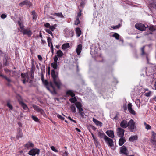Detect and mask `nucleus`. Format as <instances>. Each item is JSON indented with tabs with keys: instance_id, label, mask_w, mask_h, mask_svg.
Listing matches in <instances>:
<instances>
[{
	"instance_id": "nucleus-25",
	"label": "nucleus",
	"mask_w": 156,
	"mask_h": 156,
	"mask_svg": "<svg viewBox=\"0 0 156 156\" xmlns=\"http://www.w3.org/2000/svg\"><path fill=\"white\" fill-rule=\"evenodd\" d=\"M69 47V43H66L64 44L62 46V49L65 50L68 48Z\"/></svg>"
},
{
	"instance_id": "nucleus-14",
	"label": "nucleus",
	"mask_w": 156,
	"mask_h": 156,
	"mask_svg": "<svg viewBox=\"0 0 156 156\" xmlns=\"http://www.w3.org/2000/svg\"><path fill=\"white\" fill-rule=\"evenodd\" d=\"M126 141V140L124 137H121L120 138L119 141V146H121Z\"/></svg>"
},
{
	"instance_id": "nucleus-31",
	"label": "nucleus",
	"mask_w": 156,
	"mask_h": 156,
	"mask_svg": "<svg viewBox=\"0 0 156 156\" xmlns=\"http://www.w3.org/2000/svg\"><path fill=\"white\" fill-rule=\"evenodd\" d=\"M71 110L74 113H75L76 111V108L74 105H72L70 106Z\"/></svg>"
},
{
	"instance_id": "nucleus-9",
	"label": "nucleus",
	"mask_w": 156,
	"mask_h": 156,
	"mask_svg": "<svg viewBox=\"0 0 156 156\" xmlns=\"http://www.w3.org/2000/svg\"><path fill=\"white\" fill-rule=\"evenodd\" d=\"M132 104L131 103H129L128 105V109L129 112L131 114L135 115V112L134 110L132 109Z\"/></svg>"
},
{
	"instance_id": "nucleus-21",
	"label": "nucleus",
	"mask_w": 156,
	"mask_h": 156,
	"mask_svg": "<svg viewBox=\"0 0 156 156\" xmlns=\"http://www.w3.org/2000/svg\"><path fill=\"white\" fill-rule=\"evenodd\" d=\"M25 146L27 148H29L33 147L34 146V144L32 143L29 142L25 145Z\"/></svg>"
},
{
	"instance_id": "nucleus-27",
	"label": "nucleus",
	"mask_w": 156,
	"mask_h": 156,
	"mask_svg": "<svg viewBox=\"0 0 156 156\" xmlns=\"http://www.w3.org/2000/svg\"><path fill=\"white\" fill-rule=\"evenodd\" d=\"M56 54H57V55L58 57H61L64 55L62 52L60 50L57 51Z\"/></svg>"
},
{
	"instance_id": "nucleus-12",
	"label": "nucleus",
	"mask_w": 156,
	"mask_h": 156,
	"mask_svg": "<svg viewBox=\"0 0 156 156\" xmlns=\"http://www.w3.org/2000/svg\"><path fill=\"white\" fill-rule=\"evenodd\" d=\"M75 105L77 108L78 109L79 111L83 110V109L82 108V105L80 102H76L75 103Z\"/></svg>"
},
{
	"instance_id": "nucleus-19",
	"label": "nucleus",
	"mask_w": 156,
	"mask_h": 156,
	"mask_svg": "<svg viewBox=\"0 0 156 156\" xmlns=\"http://www.w3.org/2000/svg\"><path fill=\"white\" fill-rule=\"evenodd\" d=\"M93 122L97 126H102V123L97 120L93 118Z\"/></svg>"
},
{
	"instance_id": "nucleus-51",
	"label": "nucleus",
	"mask_w": 156,
	"mask_h": 156,
	"mask_svg": "<svg viewBox=\"0 0 156 156\" xmlns=\"http://www.w3.org/2000/svg\"><path fill=\"white\" fill-rule=\"evenodd\" d=\"M151 94V92L150 91L148 92L145 93V95L147 97H149L150 96Z\"/></svg>"
},
{
	"instance_id": "nucleus-60",
	"label": "nucleus",
	"mask_w": 156,
	"mask_h": 156,
	"mask_svg": "<svg viewBox=\"0 0 156 156\" xmlns=\"http://www.w3.org/2000/svg\"><path fill=\"white\" fill-rule=\"evenodd\" d=\"M117 115H118V114L117 113H116V115L112 119L113 120H118Z\"/></svg>"
},
{
	"instance_id": "nucleus-47",
	"label": "nucleus",
	"mask_w": 156,
	"mask_h": 156,
	"mask_svg": "<svg viewBox=\"0 0 156 156\" xmlns=\"http://www.w3.org/2000/svg\"><path fill=\"white\" fill-rule=\"evenodd\" d=\"M51 149L53 150V151H55V152H58V150L56 149L55 147L53 146H51Z\"/></svg>"
},
{
	"instance_id": "nucleus-8",
	"label": "nucleus",
	"mask_w": 156,
	"mask_h": 156,
	"mask_svg": "<svg viewBox=\"0 0 156 156\" xmlns=\"http://www.w3.org/2000/svg\"><path fill=\"white\" fill-rule=\"evenodd\" d=\"M105 141L108 144L109 146L111 147H112L113 146V140L109 138L108 137H106Z\"/></svg>"
},
{
	"instance_id": "nucleus-39",
	"label": "nucleus",
	"mask_w": 156,
	"mask_h": 156,
	"mask_svg": "<svg viewBox=\"0 0 156 156\" xmlns=\"http://www.w3.org/2000/svg\"><path fill=\"white\" fill-rule=\"evenodd\" d=\"M83 109L82 110H80V111H79V113L80 114V115L82 117H83L84 116V115H85V113L83 112Z\"/></svg>"
},
{
	"instance_id": "nucleus-3",
	"label": "nucleus",
	"mask_w": 156,
	"mask_h": 156,
	"mask_svg": "<svg viewBox=\"0 0 156 156\" xmlns=\"http://www.w3.org/2000/svg\"><path fill=\"white\" fill-rule=\"evenodd\" d=\"M148 27L147 25V26H145L144 24L140 23H136L135 25V27L136 29L141 31L145 30Z\"/></svg>"
},
{
	"instance_id": "nucleus-35",
	"label": "nucleus",
	"mask_w": 156,
	"mask_h": 156,
	"mask_svg": "<svg viewBox=\"0 0 156 156\" xmlns=\"http://www.w3.org/2000/svg\"><path fill=\"white\" fill-rule=\"evenodd\" d=\"M121 26L120 24H119L118 25L116 26H111V27L114 29H117L119 28Z\"/></svg>"
},
{
	"instance_id": "nucleus-10",
	"label": "nucleus",
	"mask_w": 156,
	"mask_h": 156,
	"mask_svg": "<svg viewBox=\"0 0 156 156\" xmlns=\"http://www.w3.org/2000/svg\"><path fill=\"white\" fill-rule=\"evenodd\" d=\"M120 151L125 155H127L128 154V150L125 146H123L120 147Z\"/></svg>"
},
{
	"instance_id": "nucleus-45",
	"label": "nucleus",
	"mask_w": 156,
	"mask_h": 156,
	"mask_svg": "<svg viewBox=\"0 0 156 156\" xmlns=\"http://www.w3.org/2000/svg\"><path fill=\"white\" fill-rule=\"evenodd\" d=\"M80 23V21L78 17H77L76 20L75 21V24L76 25H78Z\"/></svg>"
},
{
	"instance_id": "nucleus-20",
	"label": "nucleus",
	"mask_w": 156,
	"mask_h": 156,
	"mask_svg": "<svg viewBox=\"0 0 156 156\" xmlns=\"http://www.w3.org/2000/svg\"><path fill=\"white\" fill-rule=\"evenodd\" d=\"M151 133L152 140L156 143V133L154 131H152Z\"/></svg>"
},
{
	"instance_id": "nucleus-17",
	"label": "nucleus",
	"mask_w": 156,
	"mask_h": 156,
	"mask_svg": "<svg viewBox=\"0 0 156 156\" xmlns=\"http://www.w3.org/2000/svg\"><path fill=\"white\" fill-rule=\"evenodd\" d=\"M17 23L19 25V26L20 27V28L18 29V30L20 32H22L24 30V26L21 24V22L20 21H17Z\"/></svg>"
},
{
	"instance_id": "nucleus-44",
	"label": "nucleus",
	"mask_w": 156,
	"mask_h": 156,
	"mask_svg": "<svg viewBox=\"0 0 156 156\" xmlns=\"http://www.w3.org/2000/svg\"><path fill=\"white\" fill-rule=\"evenodd\" d=\"M144 46H143L141 49V50L142 52L141 55H143L146 54L144 51Z\"/></svg>"
},
{
	"instance_id": "nucleus-28",
	"label": "nucleus",
	"mask_w": 156,
	"mask_h": 156,
	"mask_svg": "<svg viewBox=\"0 0 156 156\" xmlns=\"http://www.w3.org/2000/svg\"><path fill=\"white\" fill-rule=\"evenodd\" d=\"M137 136H131L129 139V140L133 142L134 140H137Z\"/></svg>"
},
{
	"instance_id": "nucleus-30",
	"label": "nucleus",
	"mask_w": 156,
	"mask_h": 156,
	"mask_svg": "<svg viewBox=\"0 0 156 156\" xmlns=\"http://www.w3.org/2000/svg\"><path fill=\"white\" fill-rule=\"evenodd\" d=\"M149 6L151 7L154 8L156 9V2H153L151 3L150 4Z\"/></svg>"
},
{
	"instance_id": "nucleus-15",
	"label": "nucleus",
	"mask_w": 156,
	"mask_h": 156,
	"mask_svg": "<svg viewBox=\"0 0 156 156\" xmlns=\"http://www.w3.org/2000/svg\"><path fill=\"white\" fill-rule=\"evenodd\" d=\"M106 134L111 138H113L114 137V132L112 130H107L106 132Z\"/></svg>"
},
{
	"instance_id": "nucleus-58",
	"label": "nucleus",
	"mask_w": 156,
	"mask_h": 156,
	"mask_svg": "<svg viewBox=\"0 0 156 156\" xmlns=\"http://www.w3.org/2000/svg\"><path fill=\"white\" fill-rule=\"evenodd\" d=\"M68 118L71 121H73V122H74L75 123H76V121H75V120H73L70 117H68Z\"/></svg>"
},
{
	"instance_id": "nucleus-48",
	"label": "nucleus",
	"mask_w": 156,
	"mask_h": 156,
	"mask_svg": "<svg viewBox=\"0 0 156 156\" xmlns=\"http://www.w3.org/2000/svg\"><path fill=\"white\" fill-rule=\"evenodd\" d=\"M26 0H25L24 1H23V2H21V3H20V4H19V5L20 6L22 7L23 6H24V5H26Z\"/></svg>"
},
{
	"instance_id": "nucleus-5",
	"label": "nucleus",
	"mask_w": 156,
	"mask_h": 156,
	"mask_svg": "<svg viewBox=\"0 0 156 156\" xmlns=\"http://www.w3.org/2000/svg\"><path fill=\"white\" fill-rule=\"evenodd\" d=\"M40 150L38 149H33L30 151L28 153L30 155L32 156H35L36 155L39 154Z\"/></svg>"
},
{
	"instance_id": "nucleus-38",
	"label": "nucleus",
	"mask_w": 156,
	"mask_h": 156,
	"mask_svg": "<svg viewBox=\"0 0 156 156\" xmlns=\"http://www.w3.org/2000/svg\"><path fill=\"white\" fill-rule=\"evenodd\" d=\"M31 117L33 119V120H34L35 122H39V119L37 117L34 115H32Z\"/></svg>"
},
{
	"instance_id": "nucleus-62",
	"label": "nucleus",
	"mask_w": 156,
	"mask_h": 156,
	"mask_svg": "<svg viewBox=\"0 0 156 156\" xmlns=\"http://www.w3.org/2000/svg\"><path fill=\"white\" fill-rule=\"evenodd\" d=\"M4 70L6 73H10V71L7 69H5Z\"/></svg>"
},
{
	"instance_id": "nucleus-56",
	"label": "nucleus",
	"mask_w": 156,
	"mask_h": 156,
	"mask_svg": "<svg viewBox=\"0 0 156 156\" xmlns=\"http://www.w3.org/2000/svg\"><path fill=\"white\" fill-rule=\"evenodd\" d=\"M51 51L52 54L54 53V48H53V46L52 44H51Z\"/></svg>"
},
{
	"instance_id": "nucleus-32",
	"label": "nucleus",
	"mask_w": 156,
	"mask_h": 156,
	"mask_svg": "<svg viewBox=\"0 0 156 156\" xmlns=\"http://www.w3.org/2000/svg\"><path fill=\"white\" fill-rule=\"evenodd\" d=\"M113 37H115L116 39H119V35L117 33H114L112 36Z\"/></svg>"
},
{
	"instance_id": "nucleus-41",
	"label": "nucleus",
	"mask_w": 156,
	"mask_h": 156,
	"mask_svg": "<svg viewBox=\"0 0 156 156\" xmlns=\"http://www.w3.org/2000/svg\"><path fill=\"white\" fill-rule=\"evenodd\" d=\"M144 124L145 126V128L147 130L150 129L151 128V126L148 124H146V122H144Z\"/></svg>"
},
{
	"instance_id": "nucleus-57",
	"label": "nucleus",
	"mask_w": 156,
	"mask_h": 156,
	"mask_svg": "<svg viewBox=\"0 0 156 156\" xmlns=\"http://www.w3.org/2000/svg\"><path fill=\"white\" fill-rule=\"evenodd\" d=\"M9 59V57L8 56L6 55H5L4 56V60H8Z\"/></svg>"
},
{
	"instance_id": "nucleus-59",
	"label": "nucleus",
	"mask_w": 156,
	"mask_h": 156,
	"mask_svg": "<svg viewBox=\"0 0 156 156\" xmlns=\"http://www.w3.org/2000/svg\"><path fill=\"white\" fill-rule=\"evenodd\" d=\"M37 57H38V58L39 60H40V61L42 60V57L41 56V55H38Z\"/></svg>"
},
{
	"instance_id": "nucleus-53",
	"label": "nucleus",
	"mask_w": 156,
	"mask_h": 156,
	"mask_svg": "<svg viewBox=\"0 0 156 156\" xmlns=\"http://www.w3.org/2000/svg\"><path fill=\"white\" fill-rule=\"evenodd\" d=\"M41 78L42 82H44V75L42 73L41 74Z\"/></svg>"
},
{
	"instance_id": "nucleus-64",
	"label": "nucleus",
	"mask_w": 156,
	"mask_h": 156,
	"mask_svg": "<svg viewBox=\"0 0 156 156\" xmlns=\"http://www.w3.org/2000/svg\"><path fill=\"white\" fill-rule=\"evenodd\" d=\"M123 109L124 110H126L127 109V108L126 105H124Z\"/></svg>"
},
{
	"instance_id": "nucleus-36",
	"label": "nucleus",
	"mask_w": 156,
	"mask_h": 156,
	"mask_svg": "<svg viewBox=\"0 0 156 156\" xmlns=\"http://www.w3.org/2000/svg\"><path fill=\"white\" fill-rule=\"evenodd\" d=\"M56 26H57L56 24H55L53 26H50L49 28L50 29V30H51V31H53L56 28Z\"/></svg>"
},
{
	"instance_id": "nucleus-42",
	"label": "nucleus",
	"mask_w": 156,
	"mask_h": 156,
	"mask_svg": "<svg viewBox=\"0 0 156 156\" xmlns=\"http://www.w3.org/2000/svg\"><path fill=\"white\" fill-rule=\"evenodd\" d=\"M7 107L9 108V109L11 110H12L13 109V107L12 105L10 104V103L7 102Z\"/></svg>"
},
{
	"instance_id": "nucleus-18",
	"label": "nucleus",
	"mask_w": 156,
	"mask_h": 156,
	"mask_svg": "<svg viewBox=\"0 0 156 156\" xmlns=\"http://www.w3.org/2000/svg\"><path fill=\"white\" fill-rule=\"evenodd\" d=\"M33 107L35 110L38 112H40L41 113L43 112V110L41 109L39 107L37 106L34 105H33Z\"/></svg>"
},
{
	"instance_id": "nucleus-33",
	"label": "nucleus",
	"mask_w": 156,
	"mask_h": 156,
	"mask_svg": "<svg viewBox=\"0 0 156 156\" xmlns=\"http://www.w3.org/2000/svg\"><path fill=\"white\" fill-rule=\"evenodd\" d=\"M69 101L72 103H74L75 102H76V101H77V99L75 97L73 98H70L69 99Z\"/></svg>"
},
{
	"instance_id": "nucleus-24",
	"label": "nucleus",
	"mask_w": 156,
	"mask_h": 156,
	"mask_svg": "<svg viewBox=\"0 0 156 156\" xmlns=\"http://www.w3.org/2000/svg\"><path fill=\"white\" fill-rule=\"evenodd\" d=\"M52 15L54 16H56L58 17H60L61 18H62L64 17L63 15H62V13L61 12L58 13H55Z\"/></svg>"
},
{
	"instance_id": "nucleus-40",
	"label": "nucleus",
	"mask_w": 156,
	"mask_h": 156,
	"mask_svg": "<svg viewBox=\"0 0 156 156\" xmlns=\"http://www.w3.org/2000/svg\"><path fill=\"white\" fill-rule=\"evenodd\" d=\"M26 5L28 7H30L31 5V2L27 0H26Z\"/></svg>"
},
{
	"instance_id": "nucleus-37",
	"label": "nucleus",
	"mask_w": 156,
	"mask_h": 156,
	"mask_svg": "<svg viewBox=\"0 0 156 156\" xmlns=\"http://www.w3.org/2000/svg\"><path fill=\"white\" fill-rule=\"evenodd\" d=\"M56 115L57 117L60 119L61 120H64V118L61 115L58 114V113H56Z\"/></svg>"
},
{
	"instance_id": "nucleus-11",
	"label": "nucleus",
	"mask_w": 156,
	"mask_h": 156,
	"mask_svg": "<svg viewBox=\"0 0 156 156\" xmlns=\"http://www.w3.org/2000/svg\"><path fill=\"white\" fill-rule=\"evenodd\" d=\"M23 35H26L29 37H30L32 34V32L29 29H25L23 30V31L22 32Z\"/></svg>"
},
{
	"instance_id": "nucleus-22",
	"label": "nucleus",
	"mask_w": 156,
	"mask_h": 156,
	"mask_svg": "<svg viewBox=\"0 0 156 156\" xmlns=\"http://www.w3.org/2000/svg\"><path fill=\"white\" fill-rule=\"evenodd\" d=\"M18 131L19 133L16 136V137L18 139L22 137L23 136V134L22 133V130L20 128L18 129Z\"/></svg>"
},
{
	"instance_id": "nucleus-13",
	"label": "nucleus",
	"mask_w": 156,
	"mask_h": 156,
	"mask_svg": "<svg viewBox=\"0 0 156 156\" xmlns=\"http://www.w3.org/2000/svg\"><path fill=\"white\" fill-rule=\"evenodd\" d=\"M82 47V45L81 44H79L78 45L76 49V51L78 55H79L81 52Z\"/></svg>"
},
{
	"instance_id": "nucleus-23",
	"label": "nucleus",
	"mask_w": 156,
	"mask_h": 156,
	"mask_svg": "<svg viewBox=\"0 0 156 156\" xmlns=\"http://www.w3.org/2000/svg\"><path fill=\"white\" fill-rule=\"evenodd\" d=\"M75 31L77 37H79L81 34V31L80 28L77 27Z\"/></svg>"
},
{
	"instance_id": "nucleus-34",
	"label": "nucleus",
	"mask_w": 156,
	"mask_h": 156,
	"mask_svg": "<svg viewBox=\"0 0 156 156\" xmlns=\"http://www.w3.org/2000/svg\"><path fill=\"white\" fill-rule=\"evenodd\" d=\"M47 41L48 43V46L49 47L51 46V44H52V42L51 41V39L50 37H48L47 39Z\"/></svg>"
},
{
	"instance_id": "nucleus-6",
	"label": "nucleus",
	"mask_w": 156,
	"mask_h": 156,
	"mask_svg": "<svg viewBox=\"0 0 156 156\" xmlns=\"http://www.w3.org/2000/svg\"><path fill=\"white\" fill-rule=\"evenodd\" d=\"M128 122L127 121L125 120H122L120 124V127L122 128H126L128 127Z\"/></svg>"
},
{
	"instance_id": "nucleus-49",
	"label": "nucleus",
	"mask_w": 156,
	"mask_h": 156,
	"mask_svg": "<svg viewBox=\"0 0 156 156\" xmlns=\"http://www.w3.org/2000/svg\"><path fill=\"white\" fill-rule=\"evenodd\" d=\"M3 64L5 66H7L9 64V62L8 60H4Z\"/></svg>"
},
{
	"instance_id": "nucleus-2",
	"label": "nucleus",
	"mask_w": 156,
	"mask_h": 156,
	"mask_svg": "<svg viewBox=\"0 0 156 156\" xmlns=\"http://www.w3.org/2000/svg\"><path fill=\"white\" fill-rule=\"evenodd\" d=\"M128 127L129 129L131 131L133 132L136 128L135 122L132 119H130L128 122Z\"/></svg>"
},
{
	"instance_id": "nucleus-26",
	"label": "nucleus",
	"mask_w": 156,
	"mask_h": 156,
	"mask_svg": "<svg viewBox=\"0 0 156 156\" xmlns=\"http://www.w3.org/2000/svg\"><path fill=\"white\" fill-rule=\"evenodd\" d=\"M66 94L69 95L72 97H73L75 96V94L71 90H69L66 92Z\"/></svg>"
},
{
	"instance_id": "nucleus-63",
	"label": "nucleus",
	"mask_w": 156,
	"mask_h": 156,
	"mask_svg": "<svg viewBox=\"0 0 156 156\" xmlns=\"http://www.w3.org/2000/svg\"><path fill=\"white\" fill-rule=\"evenodd\" d=\"M33 19L34 20H36L37 18V16L36 14H34V15H33Z\"/></svg>"
},
{
	"instance_id": "nucleus-55",
	"label": "nucleus",
	"mask_w": 156,
	"mask_h": 156,
	"mask_svg": "<svg viewBox=\"0 0 156 156\" xmlns=\"http://www.w3.org/2000/svg\"><path fill=\"white\" fill-rule=\"evenodd\" d=\"M45 85L47 86L48 85V83L47 80H44V82H42Z\"/></svg>"
},
{
	"instance_id": "nucleus-4",
	"label": "nucleus",
	"mask_w": 156,
	"mask_h": 156,
	"mask_svg": "<svg viewBox=\"0 0 156 156\" xmlns=\"http://www.w3.org/2000/svg\"><path fill=\"white\" fill-rule=\"evenodd\" d=\"M117 135L119 137H124L125 130L123 128L119 127L116 129Z\"/></svg>"
},
{
	"instance_id": "nucleus-16",
	"label": "nucleus",
	"mask_w": 156,
	"mask_h": 156,
	"mask_svg": "<svg viewBox=\"0 0 156 156\" xmlns=\"http://www.w3.org/2000/svg\"><path fill=\"white\" fill-rule=\"evenodd\" d=\"M98 136L100 138H104L105 140V138H106L105 137H108L102 131L101 132L100 131L98 132Z\"/></svg>"
},
{
	"instance_id": "nucleus-43",
	"label": "nucleus",
	"mask_w": 156,
	"mask_h": 156,
	"mask_svg": "<svg viewBox=\"0 0 156 156\" xmlns=\"http://www.w3.org/2000/svg\"><path fill=\"white\" fill-rule=\"evenodd\" d=\"M46 31L48 33L51 35L53 37L52 33L51 30H50L49 29H47L46 30Z\"/></svg>"
},
{
	"instance_id": "nucleus-61",
	"label": "nucleus",
	"mask_w": 156,
	"mask_h": 156,
	"mask_svg": "<svg viewBox=\"0 0 156 156\" xmlns=\"http://www.w3.org/2000/svg\"><path fill=\"white\" fill-rule=\"evenodd\" d=\"M80 12H79L78 13V14H77V17H80V16H81V10L80 9Z\"/></svg>"
},
{
	"instance_id": "nucleus-7",
	"label": "nucleus",
	"mask_w": 156,
	"mask_h": 156,
	"mask_svg": "<svg viewBox=\"0 0 156 156\" xmlns=\"http://www.w3.org/2000/svg\"><path fill=\"white\" fill-rule=\"evenodd\" d=\"M19 97H20V98L18 99V101L24 110H27L28 109L27 106L22 101L21 97L20 96Z\"/></svg>"
},
{
	"instance_id": "nucleus-54",
	"label": "nucleus",
	"mask_w": 156,
	"mask_h": 156,
	"mask_svg": "<svg viewBox=\"0 0 156 156\" xmlns=\"http://www.w3.org/2000/svg\"><path fill=\"white\" fill-rule=\"evenodd\" d=\"M6 16H7L5 14H2L1 16V18L2 19H5L6 17Z\"/></svg>"
},
{
	"instance_id": "nucleus-1",
	"label": "nucleus",
	"mask_w": 156,
	"mask_h": 156,
	"mask_svg": "<svg viewBox=\"0 0 156 156\" xmlns=\"http://www.w3.org/2000/svg\"><path fill=\"white\" fill-rule=\"evenodd\" d=\"M51 66L53 67L54 69L51 70V74L52 77L54 84L58 89L60 88L62 83L60 80H59L58 74H56L55 70L57 69V63L53 62L51 64Z\"/></svg>"
},
{
	"instance_id": "nucleus-46",
	"label": "nucleus",
	"mask_w": 156,
	"mask_h": 156,
	"mask_svg": "<svg viewBox=\"0 0 156 156\" xmlns=\"http://www.w3.org/2000/svg\"><path fill=\"white\" fill-rule=\"evenodd\" d=\"M57 55H55L54 57V62L55 63L57 62V61L58 60V57Z\"/></svg>"
},
{
	"instance_id": "nucleus-50",
	"label": "nucleus",
	"mask_w": 156,
	"mask_h": 156,
	"mask_svg": "<svg viewBox=\"0 0 156 156\" xmlns=\"http://www.w3.org/2000/svg\"><path fill=\"white\" fill-rule=\"evenodd\" d=\"M44 26L46 28H49L50 26V24L48 23H45L44 24Z\"/></svg>"
},
{
	"instance_id": "nucleus-52",
	"label": "nucleus",
	"mask_w": 156,
	"mask_h": 156,
	"mask_svg": "<svg viewBox=\"0 0 156 156\" xmlns=\"http://www.w3.org/2000/svg\"><path fill=\"white\" fill-rule=\"evenodd\" d=\"M3 78L5 79L6 80L9 82H10L11 81V80L10 79L7 78L6 76H4V77H3Z\"/></svg>"
},
{
	"instance_id": "nucleus-29",
	"label": "nucleus",
	"mask_w": 156,
	"mask_h": 156,
	"mask_svg": "<svg viewBox=\"0 0 156 156\" xmlns=\"http://www.w3.org/2000/svg\"><path fill=\"white\" fill-rule=\"evenodd\" d=\"M149 29L152 31H154L156 30V26H151L149 27Z\"/></svg>"
}]
</instances>
